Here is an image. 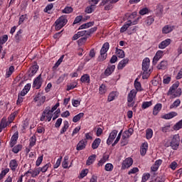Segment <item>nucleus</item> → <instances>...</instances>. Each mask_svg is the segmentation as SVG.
Segmentation results:
<instances>
[{
    "instance_id": "1",
    "label": "nucleus",
    "mask_w": 182,
    "mask_h": 182,
    "mask_svg": "<svg viewBox=\"0 0 182 182\" xmlns=\"http://www.w3.org/2000/svg\"><path fill=\"white\" fill-rule=\"evenodd\" d=\"M150 68V58H146L142 61V79H149L150 75H151V70Z\"/></svg>"
},
{
    "instance_id": "2",
    "label": "nucleus",
    "mask_w": 182,
    "mask_h": 182,
    "mask_svg": "<svg viewBox=\"0 0 182 182\" xmlns=\"http://www.w3.org/2000/svg\"><path fill=\"white\" fill-rule=\"evenodd\" d=\"M109 48L110 44H109L107 42L102 45V47L100 50V55L97 58L98 62H103L104 60H106L107 58V51L109 50Z\"/></svg>"
},
{
    "instance_id": "3",
    "label": "nucleus",
    "mask_w": 182,
    "mask_h": 182,
    "mask_svg": "<svg viewBox=\"0 0 182 182\" xmlns=\"http://www.w3.org/2000/svg\"><path fill=\"white\" fill-rule=\"evenodd\" d=\"M119 0H102L100 3V6H105L104 11H111L114 8L113 4L119 2Z\"/></svg>"
},
{
    "instance_id": "4",
    "label": "nucleus",
    "mask_w": 182,
    "mask_h": 182,
    "mask_svg": "<svg viewBox=\"0 0 182 182\" xmlns=\"http://www.w3.org/2000/svg\"><path fill=\"white\" fill-rule=\"evenodd\" d=\"M68 23V18L65 16H60L55 22V30L60 31L65 25Z\"/></svg>"
},
{
    "instance_id": "5",
    "label": "nucleus",
    "mask_w": 182,
    "mask_h": 182,
    "mask_svg": "<svg viewBox=\"0 0 182 182\" xmlns=\"http://www.w3.org/2000/svg\"><path fill=\"white\" fill-rule=\"evenodd\" d=\"M52 116H53V114L50 112V107H47L43 112V114L40 120L41 122H43L45 121V118L46 117L48 122H50V120H52Z\"/></svg>"
},
{
    "instance_id": "6",
    "label": "nucleus",
    "mask_w": 182,
    "mask_h": 182,
    "mask_svg": "<svg viewBox=\"0 0 182 182\" xmlns=\"http://www.w3.org/2000/svg\"><path fill=\"white\" fill-rule=\"evenodd\" d=\"M179 144H180V136H178V134H176L172 138L170 142V146L171 149H173V150H177V149H178Z\"/></svg>"
},
{
    "instance_id": "7",
    "label": "nucleus",
    "mask_w": 182,
    "mask_h": 182,
    "mask_svg": "<svg viewBox=\"0 0 182 182\" xmlns=\"http://www.w3.org/2000/svg\"><path fill=\"white\" fill-rule=\"evenodd\" d=\"M42 83H43V80H42V74H40L37 77H36L33 81V88L39 90L42 87Z\"/></svg>"
},
{
    "instance_id": "8",
    "label": "nucleus",
    "mask_w": 182,
    "mask_h": 182,
    "mask_svg": "<svg viewBox=\"0 0 182 182\" xmlns=\"http://www.w3.org/2000/svg\"><path fill=\"white\" fill-rule=\"evenodd\" d=\"M132 25H137V20H135L134 21L131 20L127 21L120 28V33H123L126 32L127 29H129V28L132 26Z\"/></svg>"
},
{
    "instance_id": "9",
    "label": "nucleus",
    "mask_w": 182,
    "mask_h": 182,
    "mask_svg": "<svg viewBox=\"0 0 182 182\" xmlns=\"http://www.w3.org/2000/svg\"><path fill=\"white\" fill-rule=\"evenodd\" d=\"M133 166V159L128 157L125 159L122 164V170H126V168H129Z\"/></svg>"
},
{
    "instance_id": "10",
    "label": "nucleus",
    "mask_w": 182,
    "mask_h": 182,
    "mask_svg": "<svg viewBox=\"0 0 182 182\" xmlns=\"http://www.w3.org/2000/svg\"><path fill=\"white\" fill-rule=\"evenodd\" d=\"M117 133H119V132L116 129H114L111 132L108 139H107V144L108 146H110V144H112V143H113V141H114V139H116V137L117 136Z\"/></svg>"
},
{
    "instance_id": "11",
    "label": "nucleus",
    "mask_w": 182,
    "mask_h": 182,
    "mask_svg": "<svg viewBox=\"0 0 182 182\" xmlns=\"http://www.w3.org/2000/svg\"><path fill=\"white\" fill-rule=\"evenodd\" d=\"M46 100V97L42 95L41 93H38L36 95L34 98L35 102H38L37 104V106H42L45 103V101Z\"/></svg>"
},
{
    "instance_id": "12",
    "label": "nucleus",
    "mask_w": 182,
    "mask_h": 182,
    "mask_svg": "<svg viewBox=\"0 0 182 182\" xmlns=\"http://www.w3.org/2000/svg\"><path fill=\"white\" fill-rule=\"evenodd\" d=\"M9 124H11L8 122L6 117H4L0 122V133H2V130H4V129H6Z\"/></svg>"
},
{
    "instance_id": "13",
    "label": "nucleus",
    "mask_w": 182,
    "mask_h": 182,
    "mask_svg": "<svg viewBox=\"0 0 182 182\" xmlns=\"http://www.w3.org/2000/svg\"><path fill=\"white\" fill-rule=\"evenodd\" d=\"M19 166V164L18 163V161L16 159H12L9 162V168L11 171L15 172L16 170H18V167Z\"/></svg>"
},
{
    "instance_id": "14",
    "label": "nucleus",
    "mask_w": 182,
    "mask_h": 182,
    "mask_svg": "<svg viewBox=\"0 0 182 182\" xmlns=\"http://www.w3.org/2000/svg\"><path fill=\"white\" fill-rule=\"evenodd\" d=\"M39 70V65H34L31 66L28 70V77H32L36 75V72Z\"/></svg>"
},
{
    "instance_id": "15",
    "label": "nucleus",
    "mask_w": 182,
    "mask_h": 182,
    "mask_svg": "<svg viewBox=\"0 0 182 182\" xmlns=\"http://www.w3.org/2000/svg\"><path fill=\"white\" fill-rule=\"evenodd\" d=\"M87 144V141L86 139H82L79 141V143L77 144L76 150L77 151H80V150H85L86 149V146Z\"/></svg>"
},
{
    "instance_id": "16",
    "label": "nucleus",
    "mask_w": 182,
    "mask_h": 182,
    "mask_svg": "<svg viewBox=\"0 0 182 182\" xmlns=\"http://www.w3.org/2000/svg\"><path fill=\"white\" fill-rule=\"evenodd\" d=\"M18 139H19V132H16L11 138V141H10L11 147H14V146L16 144V141H18Z\"/></svg>"
},
{
    "instance_id": "17",
    "label": "nucleus",
    "mask_w": 182,
    "mask_h": 182,
    "mask_svg": "<svg viewBox=\"0 0 182 182\" xmlns=\"http://www.w3.org/2000/svg\"><path fill=\"white\" fill-rule=\"evenodd\" d=\"M174 29H176V26H171V25H166L162 28V33H165V34L170 33L173 32Z\"/></svg>"
},
{
    "instance_id": "18",
    "label": "nucleus",
    "mask_w": 182,
    "mask_h": 182,
    "mask_svg": "<svg viewBox=\"0 0 182 182\" xmlns=\"http://www.w3.org/2000/svg\"><path fill=\"white\" fill-rule=\"evenodd\" d=\"M23 33V31L22 29H20L18 31H17L14 36L16 43H19V42H22V41H23V35H22Z\"/></svg>"
},
{
    "instance_id": "19",
    "label": "nucleus",
    "mask_w": 182,
    "mask_h": 182,
    "mask_svg": "<svg viewBox=\"0 0 182 182\" xmlns=\"http://www.w3.org/2000/svg\"><path fill=\"white\" fill-rule=\"evenodd\" d=\"M170 43H171V39L167 38V39L161 41L159 44V49H166L167 48V46H168V45H170Z\"/></svg>"
},
{
    "instance_id": "20",
    "label": "nucleus",
    "mask_w": 182,
    "mask_h": 182,
    "mask_svg": "<svg viewBox=\"0 0 182 182\" xmlns=\"http://www.w3.org/2000/svg\"><path fill=\"white\" fill-rule=\"evenodd\" d=\"M180 86V82L178 81L176 82L174 84L172 85V86L170 87L168 91V96H170L176 92V90Z\"/></svg>"
},
{
    "instance_id": "21",
    "label": "nucleus",
    "mask_w": 182,
    "mask_h": 182,
    "mask_svg": "<svg viewBox=\"0 0 182 182\" xmlns=\"http://www.w3.org/2000/svg\"><path fill=\"white\" fill-rule=\"evenodd\" d=\"M137 95V91L136 90H132L128 94L127 102L128 103H132Z\"/></svg>"
},
{
    "instance_id": "22",
    "label": "nucleus",
    "mask_w": 182,
    "mask_h": 182,
    "mask_svg": "<svg viewBox=\"0 0 182 182\" xmlns=\"http://www.w3.org/2000/svg\"><path fill=\"white\" fill-rule=\"evenodd\" d=\"M147 150H149V144L147 142H144L142 144L140 148V154L142 156H146V153H147Z\"/></svg>"
},
{
    "instance_id": "23",
    "label": "nucleus",
    "mask_w": 182,
    "mask_h": 182,
    "mask_svg": "<svg viewBox=\"0 0 182 182\" xmlns=\"http://www.w3.org/2000/svg\"><path fill=\"white\" fill-rule=\"evenodd\" d=\"M129 58H124L117 65L118 70H122L123 68H126V65L129 63Z\"/></svg>"
},
{
    "instance_id": "24",
    "label": "nucleus",
    "mask_w": 182,
    "mask_h": 182,
    "mask_svg": "<svg viewBox=\"0 0 182 182\" xmlns=\"http://www.w3.org/2000/svg\"><path fill=\"white\" fill-rule=\"evenodd\" d=\"M116 69V65H108L107 69L105 71V76H110L113 72H114V70Z\"/></svg>"
},
{
    "instance_id": "25",
    "label": "nucleus",
    "mask_w": 182,
    "mask_h": 182,
    "mask_svg": "<svg viewBox=\"0 0 182 182\" xmlns=\"http://www.w3.org/2000/svg\"><path fill=\"white\" fill-rule=\"evenodd\" d=\"M109 156L108 154H104L102 156V158L98 161L97 166L98 167H102L109 160Z\"/></svg>"
},
{
    "instance_id": "26",
    "label": "nucleus",
    "mask_w": 182,
    "mask_h": 182,
    "mask_svg": "<svg viewBox=\"0 0 182 182\" xmlns=\"http://www.w3.org/2000/svg\"><path fill=\"white\" fill-rule=\"evenodd\" d=\"M163 107V105L161 103L156 104L153 109V114L154 116H157L159 113L160 112V110H161V108Z\"/></svg>"
},
{
    "instance_id": "27",
    "label": "nucleus",
    "mask_w": 182,
    "mask_h": 182,
    "mask_svg": "<svg viewBox=\"0 0 182 182\" xmlns=\"http://www.w3.org/2000/svg\"><path fill=\"white\" fill-rule=\"evenodd\" d=\"M18 113L19 112L18 111H15L8 117L7 122H9V124H11V123L14 122V120H15V117L18 116Z\"/></svg>"
},
{
    "instance_id": "28",
    "label": "nucleus",
    "mask_w": 182,
    "mask_h": 182,
    "mask_svg": "<svg viewBox=\"0 0 182 182\" xmlns=\"http://www.w3.org/2000/svg\"><path fill=\"white\" fill-rule=\"evenodd\" d=\"M177 112H171L168 114H166L162 117V119H165L166 120H170V119H173V117H176L177 116Z\"/></svg>"
},
{
    "instance_id": "29",
    "label": "nucleus",
    "mask_w": 182,
    "mask_h": 182,
    "mask_svg": "<svg viewBox=\"0 0 182 182\" xmlns=\"http://www.w3.org/2000/svg\"><path fill=\"white\" fill-rule=\"evenodd\" d=\"M80 82H82V83H87V85H89V83H90V75L88 74H84L81 76Z\"/></svg>"
},
{
    "instance_id": "30",
    "label": "nucleus",
    "mask_w": 182,
    "mask_h": 182,
    "mask_svg": "<svg viewBox=\"0 0 182 182\" xmlns=\"http://www.w3.org/2000/svg\"><path fill=\"white\" fill-rule=\"evenodd\" d=\"M96 157H97L96 154H92L90 156L87 160L86 161L87 166H91V164H93V163L96 161Z\"/></svg>"
},
{
    "instance_id": "31",
    "label": "nucleus",
    "mask_w": 182,
    "mask_h": 182,
    "mask_svg": "<svg viewBox=\"0 0 182 182\" xmlns=\"http://www.w3.org/2000/svg\"><path fill=\"white\" fill-rule=\"evenodd\" d=\"M100 143H102V139H100V138L95 139L92 144V149L96 150V149L100 146Z\"/></svg>"
},
{
    "instance_id": "32",
    "label": "nucleus",
    "mask_w": 182,
    "mask_h": 182,
    "mask_svg": "<svg viewBox=\"0 0 182 182\" xmlns=\"http://www.w3.org/2000/svg\"><path fill=\"white\" fill-rule=\"evenodd\" d=\"M115 53L117 56L119 58V59H123V58L125 56L124 51L118 48H115Z\"/></svg>"
},
{
    "instance_id": "33",
    "label": "nucleus",
    "mask_w": 182,
    "mask_h": 182,
    "mask_svg": "<svg viewBox=\"0 0 182 182\" xmlns=\"http://www.w3.org/2000/svg\"><path fill=\"white\" fill-rule=\"evenodd\" d=\"M68 129H69V122L65 120L63 122V127L60 129V134H63L67 132Z\"/></svg>"
},
{
    "instance_id": "34",
    "label": "nucleus",
    "mask_w": 182,
    "mask_h": 182,
    "mask_svg": "<svg viewBox=\"0 0 182 182\" xmlns=\"http://www.w3.org/2000/svg\"><path fill=\"white\" fill-rule=\"evenodd\" d=\"M168 65V63L167 60H162L158 65H157V69L160 70H164L166 68H167V65Z\"/></svg>"
},
{
    "instance_id": "35",
    "label": "nucleus",
    "mask_w": 182,
    "mask_h": 182,
    "mask_svg": "<svg viewBox=\"0 0 182 182\" xmlns=\"http://www.w3.org/2000/svg\"><path fill=\"white\" fill-rule=\"evenodd\" d=\"M163 11H164L163 5L159 4L156 9V14L157 16H161V15H163Z\"/></svg>"
},
{
    "instance_id": "36",
    "label": "nucleus",
    "mask_w": 182,
    "mask_h": 182,
    "mask_svg": "<svg viewBox=\"0 0 182 182\" xmlns=\"http://www.w3.org/2000/svg\"><path fill=\"white\" fill-rule=\"evenodd\" d=\"M95 25V21H90L88 23H85L81 25L78 29H87V28H90V26H93Z\"/></svg>"
},
{
    "instance_id": "37",
    "label": "nucleus",
    "mask_w": 182,
    "mask_h": 182,
    "mask_svg": "<svg viewBox=\"0 0 182 182\" xmlns=\"http://www.w3.org/2000/svg\"><path fill=\"white\" fill-rule=\"evenodd\" d=\"M14 72H15V67H14V65H11L9 67V68L6 70V77H11V76L12 75V73H14Z\"/></svg>"
},
{
    "instance_id": "38",
    "label": "nucleus",
    "mask_w": 182,
    "mask_h": 182,
    "mask_svg": "<svg viewBox=\"0 0 182 182\" xmlns=\"http://www.w3.org/2000/svg\"><path fill=\"white\" fill-rule=\"evenodd\" d=\"M134 87L136 92H143V88L141 87V83L137 81V79L134 81Z\"/></svg>"
},
{
    "instance_id": "39",
    "label": "nucleus",
    "mask_w": 182,
    "mask_h": 182,
    "mask_svg": "<svg viewBox=\"0 0 182 182\" xmlns=\"http://www.w3.org/2000/svg\"><path fill=\"white\" fill-rule=\"evenodd\" d=\"M116 97H117V92H112L108 95L107 102H113V100H114V99H116Z\"/></svg>"
},
{
    "instance_id": "40",
    "label": "nucleus",
    "mask_w": 182,
    "mask_h": 182,
    "mask_svg": "<svg viewBox=\"0 0 182 182\" xmlns=\"http://www.w3.org/2000/svg\"><path fill=\"white\" fill-rule=\"evenodd\" d=\"M30 143L28 145L29 149H32V147H33V146H35L36 144V136L33 135L29 140Z\"/></svg>"
},
{
    "instance_id": "41",
    "label": "nucleus",
    "mask_w": 182,
    "mask_h": 182,
    "mask_svg": "<svg viewBox=\"0 0 182 182\" xmlns=\"http://www.w3.org/2000/svg\"><path fill=\"white\" fill-rule=\"evenodd\" d=\"M83 116H85V114L83 112H80V113L77 114V115H75L73 118V123H77V122H79V120H80V119H82V117H83Z\"/></svg>"
},
{
    "instance_id": "42",
    "label": "nucleus",
    "mask_w": 182,
    "mask_h": 182,
    "mask_svg": "<svg viewBox=\"0 0 182 182\" xmlns=\"http://www.w3.org/2000/svg\"><path fill=\"white\" fill-rule=\"evenodd\" d=\"M153 137V129L148 128L146 129V139L150 140Z\"/></svg>"
},
{
    "instance_id": "43",
    "label": "nucleus",
    "mask_w": 182,
    "mask_h": 182,
    "mask_svg": "<svg viewBox=\"0 0 182 182\" xmlns=\"http://www.w3.org/2000/svg\"><path fill=\"white\" fill-rule=\"evenodd\" d=\"M50 167H52V164L49 162L46 164L45 166H43V167H39L40 171L41 173H46V171H48V168H49Z\"/></svg>"
},
{
    "instance_id": "44",
    "label": "nucleus",
    "mask_w": 182,
    "mask_h": 182,
    "mask_svg": "<svg viewBox=\"0 0 182 182\" xmlns=\"http://www.w3.org/2000/svg\"><path fill=\"white\" fill-rule=\"evenodd\" d=\"M21 150H22V144H18L15 146H13V149H12V151L15 154H18V153H19Z\"/></svg>"
},
{
    "instance_id": "45",
    "label": "nucleus",
    "mask_w": 182,
    "mask_h": 182,
    "mask_svg": "<svg viewBox=\"0 0 182 182\" xmlns=\"http://www.w3.org/2000/svg\"><path fill=\"white\" fill-rule=\"evenodd\" d=\"M153 105V102L149 101V102H143L142 105H141V109L144 110L150 107L151 106Z\"/></svg>"
},
{
    "instance_id": "46",
    "label": "nucleus",
    "mask_w": 182,
    "mask_h": 182,
    "mask_svg": "<svg viewBox=\"0 0 182 182\" xmlns=\"http://www.w3.org/2000/svg\"><path fill=\"white\" fill-rule=\"evenodd\" d=\"M153 22H154V18H153L151 16H148L145 20V23L147 26H150Z\"/></svg>"
},
{
    "instance_id": "47",
    "label": "nucleus",
    "mask_w": 182,
    "mask_h": 182,
    "mask_svg": "<svg viewBox=\"0 0 182 182\" xmlns=\"http://www.w3.org/2000/svg\"><path fill=\"white\" fill-rule=\"evenodd\" d=\"M181 103V101L180 99H177L173 102V103L170 106V109H174V107H178L180 106V104Z\"/></svg>"
},
{
    "instance_id": "48",
    "label": "nucleus",
    "mask_w": 182,
    "mask_h": 182,
    "mask_svg": "<svg viewBox=\"0 0 182 182\" xmlns=\"http://www.w3.org/2000/svg\"><path fill=\"white\" fill-rule=\"evenodd\" d=\"M68 160H69V158L68 156H65L64 160L62 163V166L63 168H68L69 167V163Z\"/></svg>"
},
{
    "instance_id": "49",
    "label": "nucleus",
    "mask_w": 182,
    "mask_h": 182,
    "mask_svg": "<svg viewBox=\"0 0 182 182\" xmlns=\"http://www.w3.org/2000/svg\"><path fill=\"white\" fill-rule=\"evenodd\" d=\"M63 14H72L73 12V8L70 6H66L64 9L62 10Z\"/></svg>"
},
{
    "instance_id": "50",
    "label": "nucleus",
    "mask_w": 182,
    "mask_h": 182,
    "mask_svg": "<svg viewBox=\"0 0 182 182\" xmlns=\"http://www.w3.org/2000/svg\"><path fill=\"white\" fill-rule=\"evenodd\" d=\"M42 161H43V155L38 157V159L36 161V167H39L41 166V164H42Z\"/></svg>"
},
{
    "instance_id": "51",
    "label": "nucleus",
    "mask_w": 182,
    "mask_h": 182,
    "mask_svg": "<svg viewBox=\"0 0 182 182\" xmlns=\"http://www.w3.org/2000/svg\"><path fill=\"white\" fill-rule=\"evenodd\" d=\"M113 164L108 163L105 165V171H113Z\"/></svg>"
},
{
    "instance_id": "52",
    "label": "nucleus",
    "mask_w": 182,
    "mask_h": 182,
    "mask_svg": "<svg viewBox=\"0 0 182 182\" xmlns=\"http://www.w3.org/2000/svg\"><path fill=\"white\" fill-rule=\"evenodd\" d=\"M39 174H41V169L37 168L32 171L31 177H37V176H39Z\"/></svg>"
},
{
    "instance_id": "53",
    "label": "nucleus",
    "mask_w": 182,
    "mask_h": 182,
    "mask_svg": "<svg viewBox=\"0 0 182 182\" xmlns=\"http://www.w3.org/2000/svg\"><path fill=\"white\" fill-rule=\"evenodd\" d=\"M180 129H182V119H181L173 126V129L175 130H180Z\"/></svg>"
},
{
    "instance_id": "54",
    "label": "nucleus",
    "mask_w": 182,
    "mask_h": 182,
    "mask_svg": "<svg viewBox=\"0 0 182 182\" xmlns=\"http://www.w3.org/2000/svg\"><path fill=\"white\" fill-rule=\"evenodd\" d=\"M171 82V77L170 76H164L163 83L164 85H168Z\"/></svg>"
},
{
    "instance_id": "55",
    "label": "nucleus",
    "mask_w": 182,
    "mask_h": 182,
    "mask_svg": "<svg viewBox=\"0 0 182 182\" xmlns=\"http://www.w3.org/2000/svg\"><path fill=\"white\" fill-rule=\"evenodd\" d=\"M25 19H28V15H21L18 20V25H22V23L25 21Z\"/></svg>"
},
{
    "instance_id": "56",
    "label": "nucleus",
    "mask_w": 182,
    "mask_h": 182,
    "mask_svg": "<svg viewBox=\"0 0 182 182\" xmlns=\"http://www.w3.org/2000/svg\"><path fill=\"white\" fill-rule=\"evenodd\" d=\"M86 41H87V36H84L77 41V43L78 45L82 46L84 43H86Z\"/></svg>"
},
{
    "instance_id": "57",
    "label": "nucleus",
    "mask_w": 182,
    "mask_h": 182,
    "mask_svg": "<svg viewBox=\"0 0 182 182\" xmlns=\"http://www.w3.org/2000/svg\"><path fill=\"white\" fill-rule=\"evenodd\" d=\"M53 9V4H48L44 9V12L47 14H50L49 11L52 10Z\"/></svg>"
},
{
    "instance_id": "58",
    "label": "nucleus",
    "mask_w": 182,
    "mask_h": 182,
    "mask_svg": "<svg viewBox=\"0 0 182 182\" xmlns=\"http://www.w3.org/2000/svg\"><path fill=\"white\" fill-rule=\"evenodd\" d=\"M7 41H8V35L3 36L2 38H0V45H1L2 46L4 43H6Z\"/></svg>"
},
{
    "instance_id": "59",
    "label": "nucleus",
    "mask_w": 182,
    "mask_h": 182,
    "mask_svg": "<svg viewBox=\"0 0 182 182\" xmlns=\"http://www.w3.org/2000/svg\"><path fill=\"white\" fill-rule=\"evenodd\" d=\"M80 100H72V105L74 107H78V106H80Z\"/></svg>"
},
{
    "instance_id": "60",
    "label": "nucleus",
    "mask_w": 182,
    "mask_h": 182,
    "mask_svg": "<svg viewBox=\"0 0 182 182\" xmlns=\"http://www.w3.org/2000/svg\"><path fill=\"white\" fill-rule=\"evenodd\" d=\"M77 86V82H73L67 86V90H73Z\"/></svg>"
},
{
    "instance_id": "61",
    "label": "nucleus",
    "mask_w": 182,
    "mask_h": 182,
    "mask_svg": "<svg viewBox=\"0 0 182 182\" xmlns=\"http://www.w3.org/2000/svg\"><path fill=\"white\" fill-rule=\"evenodd\" d=\"M99 92L100 95H105L106 93V85H101V86L99 88Z\"/></svg>"
},
{
    "instance_id": "62",
    "label": "nucleus",
    "mask_w": 182,
    "mask_h": 182,
    "mask_svg": "<svg viewBox=\"0 0 182 182\" xmlns=\"http://www.w3.org/2000/svg\"><path fill=\"white\" fill-rule=\"evenodd\" d=\"M127 137L124 135L122 136V139H121V144L122 146H126L127 144Z\"/></svg>"
},
{
    "instance_id": "63",
    "label": "nucleus",
    "mask_w": 182,
    "mask_h": 182,
    "mask_svg": "<svg viewBox=\"0 0 182 182\" xmlns=\"http://www.w3.org/2000/svg\"><path fill=\"white\" fill-rule=\"evenodd\" d=\"M37 133H39L40 134L42 133H45V127L42 125H38L36 130Z\"/></svg>"
},
{
    "instance_id": "64",
    "label": "nucleus",
    "mask_w": 182,
    "mask_h": 182,
    "mask_svg": "<svg viewBox=\"0 0 182 182\" xmlns=\"http://www.w3.org/2000/svg\"><path fill=\"white\" fill-rule=\"evenodd\" d=\"M149 178H150V173H144V175L142 176L141 181H142V182H146V181H147Z\"/></svg>"
}]
</instances>
